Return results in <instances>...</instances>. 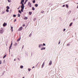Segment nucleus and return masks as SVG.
Returning a JSON list of instances; mask_svg holds the SVG:
<instances>
[{"instance_id":"obj_1","label":"nucleus","mask_w":78,"mask_h":78,"mask_svg":"<svg viewBox=\"0 0 78 78\" xmlns=\"http://www.w3.org/2000/svg\"><path fill=\"white\" fill-rule=\"evenodd\" d=\"M21 10H23L24 8V4H23V3H22V5L21 6Z\"/></svg>"},{"instance_id":"obj_2","label":"nucleus","mask_w":78,"mask_h":78,"mask_svg":"<svg viewBox=\"0 0 78 78\" xmlns=\"http://www.w3.org/2000/svg\"><path fill=\"white\" fill-rule=\"evenodd\" d=\"M3 33V29L2 28H1L0 29V33H1V34H2Z\"/></svg>"},{"instance_id":"obj_3","label":"nucleus","mask_w":78,"mask_h":78,"mask_svg":"<svg viewBox=\"0 0 78 78\" xmlns=\"http://www.w3.org/2000/svg\"><path fill=\"white\" fill-rule=\"evenodd\" d=\"M7 25V23H6L4 22L3 24V27H5V26H6Z\"/></svg>"},{"instance_id":"obj_4","label":"nucleus","mask_w":78,"mask_h":78,"mask_svg":"<svg viewBox=\"0 0 78 78\" xmlns=\"http://www.w3.org/2000/svg\"><path fill=\"white\" fill-rule=\"evenodd\" d=\"M23 27H21L18 29V31H22V30H23Z\"/></svg>"},{"instance_id":"obj_5","label":"nucleus","mask_w":78,"mask_h":78,"mask_svg":"<svg viewBox=\"0 0 78 78\" xmlns=\"http://www.w3.org/2000/svg\"><path fill=\"white\" fill-rule=\"evenodd\" d=\"M28 5L29 6H30V7H31V3H30V2H29L28 3Z\"/></svg>"},{"instance_id":"obj_6","label":"nucleus","mask_w":78,"mask_h":78,"mask_svg":"<svg viewBox=\"0 0 78 78\" xmlns=\"http://www.w3.org/2000/svg\"><path fill=\"white\" fill-rule=\"evenodd\" d=\"M52 64V61H51V60L50 62L49 63V65H51Z\"/></svg>"},{"instance_id":"obj_7","label":"nucleus","mask_w":78,"mask_h":78,"mask_svg":"<svg viewBox=\"0 0 78 78\" xmlns=\"http://www.w3.org/2000/svg\"><path fill=\"white\" fill-rule=\"evenodd\" d=\"M6 8L7 9L6 10H8V9H9V7L8 6H7L6 7Z\"/></svg>"},{"instance_id":"obj_8","label":"nucleus","mask_w":78,"mask_h":78,"mask_svg":"<svg viewBox=\"0 0 78 78\" xmlns=\"http://www.w3.org/2000/svg\"><path fill=\"white\" fill-rule=\"evenodd\" d=\"M43 45L41 44H39V48H40L41 47V46H42Z\"/></svg>"},{"instance_id":"obj_9","label":"nucleus","mask_w":78,"mask_h":78,"mask_svg":"<svg viewBox=\"0 0 78 78\" xmlns=\"http://www.w3.org/2000/svg\"><path fill=\"white\" fill-rule=\"evenodd\" d=\"M45 47L41 49V50H45Z\"/></svg>"},{"instance_id":"obj_10","label":"nucleus","mask_w":78,"mask_h":78,"mask_svg":"<svg viewBox=\"0 0 78 78\" xmlns=\"http://www.w3.org/2000/svg\"><path fill=\"white\" fill-rule=\"evenodd\" d=\"M35 7H37V6H38V4H35Z\"/></svg>"},{"instance_id":"obj_11","label":"nucleus","mask_w":78,"mask_h":78,"mask_svg":"<svg viewBox=\"0 0 78 78\" xmlns=\"http://www.w3.org/2000/svg\"><path fill=\"white\" fill-rule=\"evenodd\" d=\"M20 38H19L17 40V42H19L20 41Z\"/></svg>"},{"instance_id":"obj_12","label":"nucleus","mask_w":78,"mask_h":78,"mask_svg":"<svg viewBox=\"0 0 78 78\" xmlns=\"http://www.w3.org/2000/svg\"><path fill=\"white\" fill-rule=\"evenodd\" d=\"M24 19L25 20H27V19H28V18L27 17H25V18H24Z\"/></svg>"},{"instance_id":"obj_13","label":"nucleus","mask_w":78,"mask_h":78,"mask_svg":"<svg viewBox=\"0 0 78 78\" xmlns=\"http://www.w3.org/2000/svg\"><path fill=\"white\" fill-rule=\"evenodd\" d=\"M72 23H71L70 25H69V27H71V26H72Z\"/></svg>"},{"instance_id":"obj_14","label":"nucleus","mask_w":78,"mask_h":78,"mask_svg":"<svg viewBox=\"0 0 78 78\" xmlns=\"http://www.w3.org/2000/svg\"><path fill=\"white\" fill-rule=\"evenodd\" d=\"M20 69H23V66H20Z\"/></svg>"},{"instance_id":"obj_15","label":"nucleus","mask_w":78,"mask_h":78,"mask_svg":"<svg viewBox=\"0 0 78 78\" xmlns=\"http://www.w3.org/2000/svg\"><path fill=\"white\" fill-rule=\"evenodd\" d=\"M66 7H67V8H69V5H66Z\"/></svg>"},{"instance_id":"obj_16","label":"nucleus","mask_w":78,"mask_h":78,"mask_svg":"<svg viewBox=\"0 0 78 78\" xmlns=\"http://www.w3.org/2000/svg\"><path fill=\"white\" fill-rule=\"evenodd\" d=\"M31 14H32V12H29V15H31Z\"/></svg>"},{"instance_id":"obj_17","label":"nucleus","mask_w":78,"mask_h":78,"mask_svg":"<svg viewBox=\"0 0 78 78\" xmlns=\"http://www.w3.org/2000/svg\"><path fill=\"white\" fill-rule=\"evenodd\" d=\"M20 13H18V17H20Z\"/></svg>"},{"instance_id":"obj_18","label":"nucleus","mask_w":78,"mask_h":78,"mask_svg":"<svg viewBox=\"0 0 78 78\" xmlns=\"http://www.w3.org/2000/svg\"><path fill=\"white\" fill-rule=\"evenodd\" d=\"M12 47H11V46H10V47H9V51H10V49H11V48Z\"/></svg>"},{"instance_id":"obj_19","label":"nucleus","mask_w":78,"mask_h":78,"mask_svg":"<svg viewBox=\"0 0 78 78\" xmlns=\"http://www.w3.org/2000/svg\"><path fill=\"white\" fill-rule=\"evenodd\" d=\"M35 2L36 1H35V0H34L33 1V3H35Z\"/></svg>"},{"instance_id":"obj_20","label":"nucleus","mask_w":78,"mask_h":78,"mask_svg":"<svg viewBox=\"0 0 78 78\" xmlns=\"http://www.w3.org/2000/svg\"><path fill=\"white\" fill-rule=\"evenodd\" d=\"M18 12H20V14H21L22 13L20 10H19Z\"/></svg>"},{"instance_id":"obj_21","label":"nucleus","mask_w":78,"mask_h":78,"mask_svg":"<svg viewBox=\"0 0 78 78\" xmlns=\"http://www.w3.org/2000/svg\"><path fill=\"white\" fill-rule=\"evenodd\" d=\"M8 2H11V0H8Z\"/></svg>"},{"instance_id":"obj_22","label":"nucleus","mask_w":78,"mask_h":78,"mask_svg":"<svg viewBox=\"0 0 78 78\" xmlns=\"http://www.w3.org/2000/svg\"><path fill=\"white\" fill-rule=\"evenodd\" d=\"M13 17H16V15H13Z\"/></svg>"},{"instance_id":"obj_23","label":"nucleus","mask_w":78,"mask_h":78,"mask_svg":"<svg viewBox=\"0 0 78 78\" xmlns=\"http://www.w3.org/2000/svg\"><path fill=\"white\" fill-rule=\"evenodd\" d=\"M16 45H17V44L16 43H15V46H16Z\"/></svg>"},{"instance_id":"obj_24","label":"nucleus","mask_w":78,"mask_h":78,"mask_svg":"<svg viewBox=\"0 0 78 78\" xmlns=\"http://www.w3.org/2000/svg\"><path fill=\"white\" fill-rule=\"evenodd\" d=\"M36 20V18H35L33 20H34V21H35V20Z\"/></svg>"},{"instance_id":"obj_25","label":"nucleus","mask_w":78,"mask_h":78,"mask_svg":"<svg viewBox=\"0 0 78 78\" xmlns=\"http://www.w3.org/2000/svg\"><path fill=\"white\" fill-rule=\"evenodd\" d=\"M41 13H44V11H41Z\"/></svg>"},{"instance_id":"obj_26","label":"nucleus","mask_w":78,"mask_h":78,"mask_svg":"<svg viewBox=\"0 0 78 78\" xmlns=\"http://www.w3.org/2000/svg\"><path fill=\"white\" fill-rule=\"evenodd\" d=\"M42 65L43 66H44V65H45V62H44Z\"/></svg>"},{"instance_id":"obj_27","label":"nucleus","mask_w":78,"mask_h":78,"mask_svg":"<svg viewBox=\"0 0 78 78\" xmlns=\"http://www.w3.org/2000/svg\"><path fill=\"white\" fill-rule=\"evenodd\" d=\"M28 71H29V72H30V70H31V69H30V68H29V69H28Z\"/></svg>"},{"instance_id":"obj_28","label":"nucleus","mask_w":78,"mask_h":78,"mask_svg":"<svg viewBox=\"0 0 78 78\" xmlns=\"http://www.w3.org/2000/svg\"><path fill=\"white\" fill-rule=\"evenodd\" d=\"M31 35H32L31 34H30L29 35V36H30V37H31Z\"/></svg>"},{"instance_id":"obj_29","label":"nucleus","mask_w":78,"mask_h":78,"mask_svg":"<svg viewBox=\"0 0 78 78\" xmlns=\"http://www.w3.org/2000/svg\"><path fill=\"white\" fill-rule=\"evenodd\" d=\"M12 42L11 43V45H10V47H12Z\"/></svg>"},{"instance_id":"obj_30","label":"nucleus","mask_w":78,"mask_h":78,"mask_svg":"<svg viewBox=\"0 0 78 78\" xmlns=\"http://www.w3.org/2000/svg\"><path fill=\"white\" fill-rule=\"evenodd\" d=\"M4 13H5V12H1V14H4Z\"/></svg>"},{"instance_id":"obj_31","label":"nucleus","mask_w":78,"mask_h":78,"mask_svg":"<svg viewBox=\"0 0 78 78\" xmlns=\"http://www.w3.org/2000/svg\"><path fill=\"white\" fill-rule=\"evenodd\" d=\"M21 2H22L23 3V2H24V0H22L21 1Z\"/></svg>"},{"instance_id":"obj_32","label":"nucleus","mask_w":78,"mask_h":78,"mask_svg":"<svg viewBox=\"0 0 78 78\" xmlns=\"http://www.w3.org/2000/svg\"><path fill=\"white\" fill-rule=\"evenodd\" d=\"M35 9H34V7H33L32 8V10H34Z\"/></svg>"},{"instance_id":"obj_33","label":"nucleus","mask_w":78,"mask_h":78,"mask_svg":"<svg viewBox=\"0 0 78 78\" xmlns=\"http://www.w3.org/2000/svg\"><path fill=\"white\" fill-rule=\"evenodd\" d=\"M6 55H5L4 56V57H3V59H4V58H5V57H6Z\"/></svg>"},{"instance_id":"obj_34","label":"nucleus","mask_w":78,"mask_h":78,"mask_svg":"<svg viewBox=\"0 0 78 78\" xmlns=\"http://www.w3.org/2000/svg\"><path fill=\"white\" fill-rule=\"evenodd\" d=\"M11 31L12 32L13 31V29H11Z\"/></svg>"},{"instance_id":"obj_35","label":"nucleus","mask_w":78,"mask_h":78,"mask_svg":"<svg viewBox=\"0 0 78 78\" xmlns=\"http://www.w3.org/2000/svg\"><path fill=\"white\" fill-rule=\"evenodd\" d=\"M16 19H15L14 21V22H16Z\"/></svg>"},{"instance_id":"obj_36","label":"nucleus","mask_w":78,"mask_h":78,"mask_svg":"<svg viewBox=\"0 0 78 78\" xmlns=\"http://www.w3.org/2000/svg\"><path fill=\"white\" fill-rule=\"evenodd\" d=\"M69 45H70V44H68L67 45V46H69Z\"/></svg>"},{"instance_id":"obj_37","label":"nucleus","mask_w":78,"mask_h":78,"mask_svg":"<svg viewBox=\"0 0 78 78\" xmlns=\"http://www.w3.org/2000/svg\"><path fill=\"white\" fill-rule=\"evenodd\" d=\"M44 65H42V67H41V68H43V67H44Z\"/></svg>"},{"instance_id":"obj_38","label":"nucleus","mask_w":78,"mask_h":78,"mask_svg":"<svg viewBox=\"0 0 78 78\" xmlns=\"http://www.w3.org/2000/svg\"><path fill=\"white\" fill-rule=\"evenodd\" d=\"M23 27H25V24H23Z\"/></svg>"},{"instance_id":"obj_39","label":"nucleus","mask_w":78,"mask_h":78,"mask_svg":"<svg viewBox=\"0 0 78 78\" xmlns=\"http://www.w3.org/2000/svg\"><path fill=\"white\" fill-rule=\"evenodd\" d=\"M65 5H64L62 6V7H65Z\"/></svg>"},{"instance_id":"obj_40","label":"nucleus","mask_w":78,"mask_h":78,"mask_svg":"<svg viewBox=\"0 0 78 78\" xmlns=\"http://www.w3.org/2000/svg\"><path fill=\"white\" fill-rule=\"evenodd\" d=\"M6 11L7 12H9V10H6Z\"/></svg>"},{"instance_id":"obj_41","label":"nucleus","mask_w":78,"mask_h":78,"mask_svg":"<svg viewBox=\"0 0 78 78\" xmlns=\"http://www.w3.org/2000/svg\"><path fill=\"white\" fill-rule=\"evenodd\" d=\"M43 45H44H44H45V44L43 43Z\"/></svg>"},{"instance_id":"obj_42","label":"nucleus","mask_w":78,"mask_h":78,"mask_svg":"<svg viewBox=\"0 0 78 78\" xmlns=\"http://www.w3.org/2000/svg\"><path fill=\"white\" fill-rule=\"evenodd\" d=\"M23 3V2L22 1H21V3H20V4H22V3Z\"/></svg>"},{"instance_id":"obj_43","label":"nucleus","mask_w":78,"mask_h":78,"mask_svg":"<svg viewBox=\"0 0 78 78\" xmlns=\"http://www.w3.org/2000/svg\"><path fill=\"white\" fill-rule=\"evenodd\" d=\"M2 64V60L0 61V64Z\"/></svg>"},{"instance_id":"obj_44","label":"nucleus","mask_w":78,"mask_h":78,"mask_svg":"<svg viewBox=\"0 0 78 78\" xmlns=\"http://www.w3.org/2000/svg\"><path fill=\"white\" fill-rule=\"evenodd\" d=\"M23 47H24V46L23 45L22 47V48H23Z\"/></svg>"},{"instance_id":"obj_45","label":"nucleus","mask_w":78,"mask_h":78,"mask_svg":"<svg viewBox=\"0 0 78 78\" xmlns=\"http://www.w3.org/2000/svg\"><path fill=\"white\" fill-rule=\"evenodd\" d=\"M66 31V29H64V30H63V31Z\"/></svg>"},{"instance_id":"obj_46","label":"nucleus","mask_w":78,"mask_h":78,"mask_svg":"<svg viewBox=\"0 0 78 78\" xmlns=\"http://www.w3.org/2000/svg\"><path fill=\"white\" fill-rule=\"evenodd\" d=\"M28 1V0H26L25 2H27Z\"/></svg>"},{"instance_id":"obj_47","label":"nucleus","mask_w":78,"mask_h":78,"mask_svg":"<svg viewBox=\"0 0 78 78\" xmlns=\"http://www.w3.org/2000/svg\"><path fill=\"white\" fill-rule=\"evenodd\" d=\"M60 41L58 43V44H60Z\"/></svg>"},{"instance_id":"obj_48","label":"nucleus","mask_w":78,"mask_h":78,"mask_svg":"<svg viewBox=\"0 0 78 78\" xmlns=\"http://www.w3.org/2000/svg\"><path fill=\"white\" fill-rule=\"evenodd\" d=\"M12 28H13V27H11V29H12Z\"/></svg>"},{"instance_id":"obj_49","label":"nucleus","mask_w":78,"mask_h":78,"mask_svg":"<svg viewBox=\"0 0 78 78\" xmlns=\"http://www.w3.org/2000/svg\"><path fill=\"white\" fill-rule=\"evenodd\" d=\"M24 4H26V2H25H25L24 3Z\"/></svg>"},{"instance_id":"obj_50","label":"nucleus","mask_w":78,"mask_h":78,"mask_svg":"<svg viewBox=\"0 0 78 78\" xmlns=\"http://www.w3.org/2000/svg\"><path fill=\"white\" fill-rule=\"evenodd\" d=\"M21 12H23V10H21Z\"/></svg>"},{"instance_id":"obj_51","label":"nucleus","mask_w":78,"mask_h":78,"mask_svg":"<svg viewBox=\"0 0 78 78\" xmlns=\"http://www.w3.org/2000/svg\"><path fill=\"white\" fill-rule=\"evenodd\" d=\"M33 68H34V66L32 67V69H33Z\"/></svg>"},{"instance_id":"obj_52","label":"nucleus","mask_w":78,"mask_h":78,"mask_svg":"<svg viewBox=\"0 0 78 78\" xmlns=\"http://www.w3.org/2000/svg\"><path fill=\"white\" fill-rule=\"evenodd\" d=\"M20 8V7H19L18 9H19V8Z\"/></svg>"},{"instance_id":"obj_53","label":"nucleus","mask_w":78,"mask_h":78,"mask_svg":"<svg viewBox=\"0 0 78 78\" xmlns=\"http://www.w3.org/2000/svg\"><path fill=\"white\" fill-rule=\"evenodd\" d=\"M14 61H16V59H14Z\"/></svg>"},{"instance_id":"obj_54","label":"nucleus","mask_w":78,"mask_h":78,"mask_svg":"<svg viewBox=\"0 0 78 78\" xmlns=\"http://www.w3.org/2000/svg\"><path fill=\"white\" fill-rule=\"evenodd\" d=\"M77 8H78V5L77 6Z\"/></svg>"},{"instance_id":"obj_55","label":"nucleus","mask_w":78,"mask_h":78,"mask_svg":"<svg viewBox=\"0 0 78 78\" xmlns=\"http://www.w3.org/2000/svg\"><path fill=\"white\" fill-rule=\"evenodd\" d=\"M77 3V4H78V3Z\"/></svg>"},{"instance_id":"obj_56","label":"nucleus","mask_w":78,"mask_h":78,"mask_svg":"<svg viewBox=\"0 0 78 78\" xmlns=\"http://www.w3.org/2000/svg\"><path fill=\"white\" fill-rule=\"evenodd\" d=\"M70 12H71V11H70Z\"/></svg>"}]
</instances>
